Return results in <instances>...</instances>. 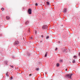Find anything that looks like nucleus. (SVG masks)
Instances as JSON below:
<instances>
[{"mask_svg": "<svg viewBox=\"0 0 80 80\" xmlns=\"http://www.w3.org/2000/svg\"><path fill=\"white\" fill-rule=\"evenodd\" d=\"M8 63V62L7 61H5V65H8L7 64Z\"/></svg>", "mask_w": 80, "mask_h": 80, "instance_id": "nucleus-6", "label": "nucleus"}, {"mask_svg": "<svg viewBox=\"0 0 80 80\" xmlns=\"http://www.w3.org/2000/svg\"><path fill=\"white\" fill-rule=\"evenodd\" d=\"M73 58H74V59H77V57L76 55H75L73 56Z\"/></svg>", "mask_w": 80, "mask_h": 80, "instance_id": "nucleus-9", "label": "nucleus"}, {"mask_svg": "<svg viewBox=\"0 0 80 80\" xmlns=\"http://www.w3.org/2000/svg\"><path fill=\"white\" fill-rule=\"evenodd\" d=\"M62 27H63V25H61Z\"/></svg>", "mask_w": 80, "mask_h": 80, "instance_id": "nucleus-35", "label": "nucleus"}, {"mask_svg": "<svg viewBox=\"0 0 80 80\" xmlns=\"http://www.w3.org/2000/svg\"><path fill=\"white\" fill-rule=\"evenodd\" d=\"M11 79H13V77H12L11 78Z\"/></svg>", "mask_w": 80, "mask_h": 80, "instance_id": "nucleus-29", "label": "nucleus"}, {"mask_svg": "<svg viewBox=\"0 0 80 80\" xmlns=\"http://www.w3.org/2000/svg\"><path fill=\"white\" fill-rule=\"evenodd\" d=\"M47 4L48 5H50V2H46Z\"/></svg>", "mask_w": 80, "mask_h": 80, "instance_id": "nucleus-13", "label": "nucleus"}, {"mask_svg": "<svg viewBox=\"0 0 80 80\" xmlns=\"http://www.w3.org/2000/svg\"><path fill=\"white\" fill-rule=\"evenodd\" d=\"M50 38V37L48 36L46 37V39H48V38Z\"/></svg>", "mask_w": 80, "mask_h": 80, "instance_id": "nucleus-15", "label": "nucleus"}, {"mask_svg": "<svg viewBox=\"0 0 80 80\" xmlns=\"http://www.w3.org/2000/svg\"><path fill=\"white\" fill-rule=\"evenodd\" d=\"M39 71V69L38 68H36V71Z\"/></svg>", "mask_w": 80, "mask_h": 80, "instance_id": "nucleus-20", "label": "nucleus"}, {"mask_svg": "<svg viewBox=\"0 0 80 80\" xmlns=\"http://www.w3.org/2000/svg\"><path fill=\"white\" fill-rule=\"evenodd\" d=\"M30 52H28V56H30Z\"/></svg>", "mask_w": 80, "mask_h": 80, "instance_id": "nucleus-16", "label": "nucleus"}, {"mask_svg": "<svg viewBox=\"0 0 80 80\" xmlns=\"http://www.w3.org/2000/svg\"><path fill=\"white\" fill-rule=\"evenodd\" d=\"M19 44V42L18 41H16L14 43V45H17Z\"/></svg>", "mask_w": 80, "mask_h": 80, "instance_id": "nucleus-3", "label": "nucleus"}, {"mask_svg": "<svg viewBox=\"0 0 80 80\" xmlns=\"http://www.w3.org/2000/svg\"><path fill=\"white\" fill-rule=\"evenodd\" d=\"M28 13L29 15L32 14V9H29L28 10Z\"/></svg>", "mask_w": 80, "mask_h": 80, "instance_id": "nucleus-4", "label": "nucleus"}, {"mask_svg": "<svg viewBox=\"0 0 80 80\" xmlns=\"http://www.w3.org/2000/svg\"><path fill=\"white\" fill-rule=\"evenodd\" d=\"M79 56H80V52L79 53Z\"/></svg>", "mask_w": 80, "mask_h": 80, "instance_id": "nucleus-30", "label": "nucleus"}, {"mask_svg": "<svg viewBox=\"0 0 80 80\" xmlns=\"http://www.w3.org/2000/svg\"><path fill=\"white\" fill-rule=\"evenodd\" d=\"M68 69H66V71H67V70Z\"/></svg>", "mask_w": 80, "mask_h": 80, "instance_id": "nucleus-34", "label": "nucleus"}, {"mask_svg": "<svg viewBox=\"0 0 80 80\" xmlns=\"http://www.w3.org/2000/svg\"><path fill=\"white\" fill-rule=\"evenodd\" d=\"M73 75L72 73L67 74L65 76V78H69V79H72V76Z\"/></svg>", "mask_w": 80, "mask_h": 80, "instance_id": "nucleus-1", "label": "nucleus"}, {"mask_svg": "<svg viewBox=\"0 0 80 80\" xmlns=\"http://www.w3.org/2000/svg\"><path fill=\"white\" fill-rule=\"evenodd\" d=\"M6 18L7 20H8L9 19H10V17L8 16H7L6 17Z\"/></svg>", "mask_w": 80, "mask_h": 80, "instance_id": "nucleus-10", "label": "nucleus"}, {"mask_svg": "<svg viewBox=\"0 0 80 80\" xmlns=\"http://www.w3.org/2000/svg\"><path fill=\"white\" fill-rule=\"evenodd\" d=\"M4 10H5V9H4L3 8H1V10H2V11H4Z\"/></svg>", "mask_w": 80, "mask_h": 80, "instance_id": "nucleus-18", "label": "nucleus"}, {"mask_svg": "<svg viewBox=\"0 0 80 80\" xmlns=\"http://www.w3.org/2000/svg\"><path fill=\"white\" fill-rule=\"evenodd\" d=\"M62 37L64 38H66L67 37H66V35H62Z\"/></svg>", "mask_w": 80, "mask_h": 80, "instance_id": "nucleus-5", "label": "nucleus"}, {"mask_svg": "<svg viewBox=\"0 0 80 80\" xmlns=\"http://www.w3.org/2000/svg\"><path fill=\"white\" fill-rule=\"evenodd\" d=\"M42 29L45 30H47L48 29V26L46 25H43L42 27Z\"/></svg>", "mask_w": 80, "mask_h": 80, "instance_id": "nucleus-2", "label": "nucleus"}, {"mask_svg": "<svg viewBox=\"0 0 80 80\" xmlns=\"http://www.w3.org/2000/svg\"><path fill=\"white\" fill-rule=\"evenodd\" d=\"M28 23H29L28 21H27L25 23L26 25H27V24H28Z\"/></svg>", "mask_w": 80, "mask_h": 80, "instance_id": "nucleus-12", "label": "nucleus"}, {"mask_svg": "<svg viewBox=\"0 0 80 80\" xmlns=\"http://www.w3.org/2000/svg\"><path fill=\"white\" fill-rule=\"evenodd\" d=\"M73 63H76V62L75 60H73L72 61Z\"/></svg>", "mask_w": 80, "mask_h": 80, "instance_id": "nucleus-14", "label": "nucleus"}, {"mask_svg": "<svg viewBox=\"0 0 80 80\" xmlns=\"http://www.w3.org/2000/svg\"><path fill=\"white\" fill-rule=\"evenodd\" d=\"M57 49H58V48H56L55 49V51H56V50H57Z\"/></svg>", "mask_w": 80, "mask_h": 80, "instance_id": "nucleus-23", "label": "nucleus"}, {"mask_svg": "<svg viewBox=\"0 0 80 80\" xmlns=\"http://www.w3.org/2000/svg\"><path fill=\"white\" fill-rule=\"evenodd\" d=\"M59 65H60L59 64V63H57V67H58V66H59Z\"/></svg>", "mask_w": 80, "mask_h": 80, "instance_id": "nucleus-19", "label": "nucleus"}, {"mask_svg": "<svg viewBox=\"0 0 80 80\" xmlns=\"http://www.w3.org/2000/svg\"><path fill=\"white\" fill-rule=\"evenodd\" d=\"M59 43H60V42L59 41Z\"/></svg>", "mask_w": 80, "mask_h": 80, "instance_id": "nucleus-37", "label": "nucleus"}, {"mask_svg": "<svg viewBox=\"0 0 80 80\" xmlns=\"http://www.w3.org/2000/svg\"><path fill=\"white\" fill-rule=\"evenodd\" d=\"M22 11H24V10H25V8L22 7Z\"/></svg>", "mask_w": 80, "mask_h": 80, "instance_id": "nucleus-17", "label": "nucleus"}, {"mask_svg": "<svg viewBox=\"0 0 80 80\" xmlns=\"http://www.w3.org/2000/svg\"><path fill=\"white\" fill-rule=\"evenodd\" d=\"M31 39H32V37H31Z\"/></svg>", "mask_w": 80, "mask_h": 80, "instance_id": "nucleus-36", "label": "nucleus"}, {"mask_svg": "<svg viewBox=\"0 0 80 80\" xmlns=\"http://www.w3.org/2000/svg\"><path fill=\"white\" fill-rule=\"evenodd\" d=\"M42 41H40V43H42Z\"/></svg>", "mask_w": 80, "mask_h": 80, "instance_id": "nucleus-33", "label": "nucleus"}, {"mask_svg": "<svg viewBox=\"0 0 80 80\" xmlns=\"http://www.w3.org/2000/svg\"><path fill=\"white\" fill-rule=\"evenodd\" d=\"M47 74V73L46 72H45V74Z\"/></svg>", "mask_w": 80, "mask_h": 80, "instance_id": "nucleus-31", "label": "nucleus"}, {"mask_svg": "<svg viewBox=\"0 0 80 80\" xmlns=\"http://www.w3.org/2000/svg\"><path fill=\"white\" fill-rule=\"evenodd\" d=\"M1 27V26H0V28Z\"/></svg>", "mask_w": 80, "mask_h": 80, "instance_id": "nucleus-38", "label": "nucleus"}, {"mask_svg": "<svg viewBox=\"0 0 80 80\" xmlns=\"http://www.w3.org/2000/svg\"><path fill=\"white\" fill-rule=\"evenodd\" d=\"M29 76H32V74H29Z\"/></svg>", "mask_w": 80, "mask_h": 80, "instance_id": "nucleus-32", "label": "nucleus"}, {"mask_svg": "<svg viewBox=\"0 0 80 80\" xmlns=\"http://www.w3.org/2000/svg\"><path fill=\"white\" fill-rule=\"evenodd\" d=\"M47 53H48V52H47L45 54V57H46L47 56Z\"/></svg>", "mask_w": 80, "mask_h": 80, "instance_id": "nucleus-11", "label": "nucleus"}, {"mask_svg": "<svg viewBox=\"0 0 80 80\" xmlns=\"http://www.w3.org/2000/svg\"><path fill=\"white\" fill-rule=\"evenodd\" d=\"M35 34H37V31H35Z\"/></svg>", "mask_w": 80, "mask_h": 80, "instance_id": "nucleus-21", "label": "nucleus"}, {"mask_svg": "<svg viewBox=\"0 0 80 80\" xmlns=\"http://www.w3.org/2000/svg\"><path fill=\"white\" fill-rule=\"evenodd\" d=\"M67 12V9H64L63 12L64 13H66Z\"/></svg>", "mask_w": 80, "mask_h": 80, "instance_id": "nucleus-8", "label": "nucleus"}, {"mask_svg": "<svg viewBox=\"0 0 80 80\" xmlns=\"http://www.w3.org/2000/svg\"><path fill=\"white\" fill-rule=\"evenodd\" d=\"M12 58H15L13 56H12Z\"/></svg>", "mask_w": 80, "mask_h": 80, "instance_id": "nucleus-28", "label": "nucleus"}, {"mask_svg": "<svg viewBox=\"0 0 80 80\" xmlns=\"http://www.w3.org/2000/svg\"><path fill=\"white\" fill-rule=\"evenodd\" d=\"M35 6H38V4H37V3H36Z\"/></svg>", "mask_w": 80, "mask_h": 80, "instance_id": "nucleus-22", "label": "nucleus"}, {"mask_svg": "<svg viewBox=\"0 0 80 80\" xmlns=\"http://www.w3.org/2000/svg\"><path fill=\"white\" fill-rule=\"evenodd\" d=\"M60 62H63V60L61 59V60H60Z\"/></svg>", "mask_w": 80, "mask_h": 80, "instance_id": "nucleus-24", "label": "nucleus"}, {"mask_svg": "<svg viewBox=\"0 0 80 80\" xmlns=\"http://www.w3.org/2000/svg\"><path fill=\"white\" fill-rule=\"evenodd\" d=\"M41 37H42V38H43V37H43V35H42L41 36Z\"/></svg>", "mask_w": 80, "mask_h": 80, "instance_id": "nucleus-26", "label": "nucleus"}, {"mask_svg": "<svg viewBox=\"0 0 80 80\" xmlns=\"http://www.w3.org/2000/svg\"><path fill=\"white\" fill-rule=\"evenodd\" d=\"M10 67H11L12 68H13V66H11V65H10Z\"/></svg>", "mask_w": 80, "mask_h": 80, "instance_id": "nucleus-25", "label": "nucleus"}, {"mask_svg": "<svg viewBox=\"0 0 80 80\" xmlns=\"http://www.w3.org/2000/svg\"><path fill=\"white\" fill-rule=\"evenodd\" d=\"M28 32H29V33H30V30H28Z\"/></svg>", "mask_w": 80, "mask_h": 80, "instance_id": "nucleus-27", "label": "nucleus"}, {"mask_svg": "<svg viewBox=\"0 0 80 80\" xmlns=\"http://www.w3.org/2000/svg\"><path fill=\"white\" fill-rule=\"evenodd\" d=\"M8 72H7V73L6 74V76L7 77H9V75L8 74Z\"/></svg>", "mask_w": 80, "mask_h": 80, "instance_id": "nucleus-7", "label": "nucleus"}]
</instances>
